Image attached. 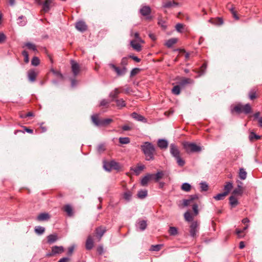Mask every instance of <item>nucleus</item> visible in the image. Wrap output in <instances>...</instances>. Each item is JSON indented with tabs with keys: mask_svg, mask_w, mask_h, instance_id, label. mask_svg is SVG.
Segmentation results:
<instances>
[{
	"mask_svg": "<svg viewBox=\"0 0 262 262\" xmlns=\"http://www.w3.org/2000/svg\"><path fill=\"white\" fill-rule=\"evenodd\" d=\"M36 73L34 70H30L28 72V77L31 82H34L35 80Z\"/></svg>",
	"mask_w": 262,
	"mask_h": 262,
	"instance_id": "412c9836",
	"label": "nucleus"
},
{
	"mask_svg": "<svg viewBox=\"0 0 262 262\" xmlns=\"http://www.w3.org/2000/svg\"><path fill=\"white\" fill-rule=\"evenodd\" d=\"M63 210L67 213L69 216H72L73 215V208L69 204H67L64 206Z\"/></svg>",
	"mask_w": 262,
	"mask_h": 262,
	"instance_id": "b1692460",
	"label": "nucleus"
},
{
	"mask_svg": "<svg viewBox=\"0 0 262 262\" xmlns=\"http://www.w3.org/2000/svg\"><path fill=\"white\" fill-rule=\"evenodd\" d=\"M247 174V172L245 169L243 168H241L239 169V177L242 180H244L246 179Z\"/></svg>",
	"mask_w": 262,
	"mask_h": 262,
	"instance_id": "7c9ffc66",
	"label": "nucleus"
},
{
	"mask_svg": "<svg viewBox=\"0 0 262 262\" xmlns=\"http://www.w3.org/2000/svg\"><path fill=\"white\" fill-rule=\"evenodd\" d=\"M157 144L160 149H166L168 146V142L166 139H160L158 140Z\"/></svg>",
	"mask_w": 262,
	"mask_h": 262,
	"instance_id": "9b49d317",
	"label": "nucleus"
},
{
	"mask_svg": "<svg viewBox=\"0 0 262 262\" xmlns=\"http://www.w3.org/2000/svg\"><path fill=\"white\" fill-rule=\"evenodd\" d=\"M183 146L187 152H199L201 150V147L194 143L186 142L184 143Z\"/></svg>",
	"mask_w": 262,
	"mask_h": 262,
	"instance_id": "39448f33",
	"label": "nucleus"
},
{
	"mask_svg": "<svg viewBox=\"0 0 262 262\" xmlns=\"http://www.w3.org/2000/svg\"><path fill=\"white\" fill-rule=\"evenodd\" d=\"M227 195V192H223L222 193H219L217 195L214 196L213 198L216 201L222 200Z\"/></svg>",
	"mask_w": 262,
	"mask_h": 262,
	"instance_id": "72a5a7b5",
	"label": "nucleus"
},
{
	"mask_svg": "<svg viewBox=\"0 0 262 262\" xmlns=\"http://www.w3.org/2000/svg\"><path fill=\"white\" fill-rule=\"evenodd\" d=\"M132 117L137 121L144 123H146L147 122V119L144 116L138 114L136 112H134L132 114Z\"/></svg>",
	"mask_w": 262,
	"mask_h": 262,
	"instance_id": "f8f14e48",
	"label": "nucleus"
},
{
	"mask_svg": "<svg viewBox=\"0 0 262 262\" xmlns=\"http://www.w3.org/2000/svg\"><path fill=\"white\" fill-rule=\"evenodd\" d=\"M115 101L118 106L124 107L126 105L125 102L123 99H117Z\"/></svg>",
	"mask_w": 262,
	"mask_h": 262,
	"instance_id": "37998d69",
	"label": "nucleus"
},
{
	"mask_svg": "<svg viewBox=\"0 0 262 262\" xmlns=\"http://www.w3.org/2000/svg\"><path fill=\"white\" fill-rule=\"evenodd\" d=\"M178 41V39L176 38H172L168 40L165 43V46L168 48H171L173 45L177 43Z\"/></svg>",
	"mask_w": 262,
	"mask_h": 262,
	"instance_id": "a878e982",
	"label": "nucleus"
},
{
	"mask_svg": "<svg viewBox=\"0 0 262 262\" xmlns=\"http://www.w3.org/2000/svg\"><path fill=\"white\" fill-rule=\"evenodd\" d=\"M22 55L24 57V61L26 63H28L29 61V54L27 51L24 50L22 52Z\"/></svg>",
	"mask_w": 262,
	"mask_h": 262,
	"instance_id": "09e8293b",
	"label": "nucleus"
},
{
	"mask_svg": "<svg viewBox=\"0 0 262 262\" xmlns=\"http://www.w3.org/2000/svg\"><path fill=\"white\" fill-rule=\"evenodd\" d=\"M233 111H235L237 113H240L243 112L244 113L247 114L251 112V107L249 103H247L245 105H242L241 104H238L231 109V112H233Z\"/></svg>",
	"mask_w": 262,
	"mask_h": 262,
	"instance_id": "20e7f679",
	"label": "nucleus"
},
{
	"mask_svg": "<svg viewBox=\"0 0 262 262\" xmlns=\"http://www.w3.org/2000/svg\"><path fill=\"white\" fill-rule=\"evenodd\" d=\"M105 149V146L103 144H100L97 146V150L100 152H103Z\"/></svg>",
	"mask_w": 262,
	"mask_h": 262,
	"instance_id": "864d4df0",
	"label": "nucleus"
},
{
	"mask_svg": "<svg viewBox=\"0 0 262 262\" xmlns=\"http://www.w3.org/2000/svg\"><path fill=\"white\" fill-rule=\"evenodd\" d=\"M40 62L39 59L38 57L35 56L31 60V64L33 66H37L39 65Z\"/></svg>",
	"mask_w": 262,
	"mask_h": 262,
	"instance_id": "a18cd8bd",
	"label": "nucleus"
},
{
	"mask_svg": "<svg viewBox=\"0 0 262 262\" xmlns=\"http://www.w3.org/2000/svg\"><path fill=\"white\" fill-rule=\"evenodd\" d=\"M119 141L121 144H126L130 142V139L128 137H120Z\"/></svg>",
	"mask_w": 262,
	"mask_h": 262,
	"instance_id": "ea45409f",
	"label": "nucleus"
},
{
	"mask_svg": "<svg viewBox=\"0 0 262 262\" xmlns=\"http://www.w3.org/2000/svg\"><path fill=\"white\" fill-rule=\"evenodd\" d=\"M144 168H145L144 165H141L137 166V167L134 168L133 170H134L135 173L136 174V175H139L140 174V172L142 170H143L144 169Z\"/></svg>",
	"mask_w": 262,
	"mask_h": 262,
	"instance_id": "e433bc0d",
	"label": "nucleus"
},
{
	"mask_svg": "<svg viewBox=\"0 0 262 262\" xmlns=\"http://www.w3.org/2000/svg\"><path fill=\"white\" fill-rule=\"evenodd\" d=\"M206 68H207V64H206V63H204L201 67V69L200 71V73H201L200 75L204 74L205 70H206Z\"/></svg>",
	"mask_w": 262,
	"mask_h": 262,
	"instance_id": "0e129e2a",
	"label": "nucleus"
},
{
	"mask_svg": "<svg viewBox=\"0 0 262 262\" xmlns=\"http://www.w3.org/2000/svg\"><path fill=\"white\" fill-rule=\"evenodd\" d=\"M76 28L81 32L85 31L87 29V26L85 23L83 21H79L76 24Z\"/></svg>",
	"mask_w": 262,
	"mask_h": 262,
	"instance_id": "2eb2a0df",
	"label": "nucleus"
},
{
	"mask_svg": "<svg viewBox=\"0 0 262 262\" xmlns=\"http://www.w3.org/2000/svg\"><path fill=\"white\" fill-rule=\"evenodd\" d=\"M213 23L216 25H221L223 24V20L221 18H217Z\"/></svg>",
	"mask_w": 262,
	"mask_h": 262,
	"instance_id": "bf43d9fd",
	"label": "nucleus"
},
{
	"mask_svg": "<svg viewBox=\"0 0 262 262\" xmlns=\"http://www.w3.org/2000/svg\"><path fill=\"white\" fill-rule=\"evenodd\" d=\"M27 23V18L21 15L19 16L18 18L17 19V24L19 26H25Z\"/></svg>",
	"mask_w": 262,
	"mask_h": 262,
	"instance_id": "6ab92c4d",
	"label": "nucleus"
},
{
	"mask_svg": "<svg viewBox=\"0 0 262 262\" xmlns=\"http://www.w3.org/2000/svg\"><path fill=\"white\" fill-rule=\"evenodd\" d=\"M181 189L186 192L190 190L191 185L188 183H184L181 186Z\"/></svg>",
	"mask_w": 262,
	"mask_h": 262,
	"instance_id": "58836bf2",
	"label": "nucleus"
},
{
	"mask_svg": "<svg viewBox=\"0 0 262 262\" xmlns=\"http://www.w3.org/2000/svg\"><path fill=\"white\" fill-rule=\"evenodd\" d=\"M181 88L180 85H177L172 89V92L174 95H179L180 93Z\"/></svg>",
	"mask_w": 262,
	"mask_h": 262,
	"instance_id": "79ce46f5",
	"label": "nucleus"
},
{
	"mask_svg": "<svg viewBox=\"0 0 262 262\" xmlns=\"http://www.w3.org/2000/svg\"><path fill=\"white\" fill-rule=\"evenodd\" d=\"M96 233L99 239H100L106 231V227L99 226L96 230Z\"/></svg>",
	"mask_w": 262,
	"mask_h": 262,
	"instance_id": "9d476101",
	"label": "nucleus"
},
{
	"mask_svg": "<svg viewBox=\"0 0 262 262\" xmlns=\"http://www.w3.org/2000/svg\"><path fill=\"white\" fill-rule=\"evenodd\" d=\"M52 0H46L43 3L42 2V10L45 12H48L50 10V5Z\"/></svg>",
	"mask_w": 262,
	"mask_h": 262,
	"instance_id": "dca6fc26",
	"label": "nucleus"
},
{
	"mask_svg": "<svg viewBox=\"0 0 262 262\" xmlns=\"http://www.w3.org/2000/svg\"><path fill=\"white\" fill-rule=\"evenodd\" d=\"M94 247V241L91 235L88 236L85 242V248L88 250H91Z\"/></svg>",
	"mask_w": 262,
	"mask_h": 262,
	"instance_id": "ddd939ff",
	"label": "nucleus"
},
{
	"mask_svg": "<svg viewBox=\"0 0 262 262\" xmlns=\"http://www.w3.org/2000/svg\"><path fill=\"white\" fill-rule=\"evenodd\" d=\"M229 200V203L232 207H234L238 204L237 199L234 195L230 196Z\"/></svg>",
	"mask_w": 262,
	"mask_h": 262,
	"instance_id": "cd10ccee",
	"label": "nucleus"
},
{
	"mask_svg": "<svg viewBox=\"0 0 262 262\" xmlns=\"http://www.w3.org/2000/svg\"><path fill=\"white\" fill-rule=\"evenodd\" d=\"M140 13L142 15L146 16L151 13V9L149 6H142L140 9Z\"/></svg>",
	"mask_w": 262,
	"mask_h": 262,
	"instance_id": "4468645a",
	"label": "nucleus"
},
{
	"mask_svg": "<svg viewBox=\"0 0 262 262\" xmlns=\"http://www.w3.org/2000/svg\"><path fill=\"white\" fill-rule=\"evenodd\" d=\"M200 187L202 191H207L208 188V185L206 182H201Z\"/></svg>",
	"mask_w": 262,
	"mask_h": 262,
	"instance_id": "603ef678",
	"label": "nucleus"
},
{
	"mask_svg": "<svg viewBox=\"0 0 262 262\" xmlns=\"http://www.w3.org/2000/svg\"><path fill=\"white\" fill-rule=\"evenodd\" d=\"M141 149L145 157V160L148 161H152L155 159L156 147L150 142H145L141 145Z\"/></svg>",
	"mask_w": 262,
	"mask_h": 262,
	"instance_id": "f257e3e1",
	"label": "nucleus"
},
{
	"mask_svg": "<svg viewBox=\"0 0 262 262\" xmlns=\"http://www.w3.org/2000/svg\"><path fill=\"white\" fill-rule=\"evenodd\" d=\"M249 98L251 100H253L256 98V93L254 90H251L249 93Z\"/></svg>",
	"mask_w": 262,
	"mask_h": 262,
	"instance_id": "5fc2aeb1",
	"label": "nucleus"
},
{
	"mask_svg": "<svg viewBox=\"0 0 262 262\" xmlns=\"http://www.w3.org/2000/svg\"><path fill=\"white\" fill-rule=\"evenodd\" d=\"M183 28V25L182 24L178 23L176 25V29L179 32H181Z\"/></svg>",
	"mask_w": 262,
	"mask_h": 262,
	"instance_id": "6e6d98bb",
	"label": "nucleus"
},
{
	"mask_svg": "<svg viewBox=\"0 0 262 262\" xmlns=\"http://www.w3.org/2000/svg\"><path fill=\"white\" fill-rule=\"evenodd\" d=\"M136 227L141 231L144 230L147 227L146 221L145 220H139L137 223Z\"/></svg>",
	"mask_w": 262,
	"mask_h": 262,
	"instance_id": "a211bd4d",
	"label": "nucleus"
},
{
	"mask_svg": "<svg viewBox=\"0 0 262 262\" xmlns=\"http://www.w3.org/2000/svg\"><path fill=\"white\" fill-rule=\"evenodd\" d=\"M260 139V136L257 135H256L253 132H251L249 136V139L250 141H252L253 140H258Z\"/></svg>",
	"mask_w": 262,
	"mask_h": 262,
	"instance_id": "f704fd0d",
	"label": "nucleus"
},
{
	"mask_svg": "<svg viewBox=\"0 0 262 262\" xmlns=\"http://www.w3.org/2000/svg\"><path fill=\"white\" fill-rule=\"evenodd\" d=\"M25 46L28 48V49L33 50V51H37L36 46L31 42H26L25 43Z\"/></svg>",
	"mask_w": 262,
	"mask_h": 262,
	"instance_id": "4c0bfd02",
	"label": "nucleus"
},
{
	"mask_svg": "<svg viewBox=\"0 0 262 262\" xmlns=\"http://www.w3.org/2000/svg\"><path fill=\"white\" fill-rule=\"evenodd\" d=\"M91 118L92 122L97 126H105L113 121V120L110 118L99 119L97 114L92 115Z\"/></svg>",
	"mask_w": 262,
	"mask_h": 262,
	"instance_id": "7ed1b4c3",
	"label": "nucleus"
},
{
	"mask_svg": "<svg viewBox=\"0 0 262 262\" xmlns=\"http://www.w3.org/2000/svg\"><path fill=\"white\" fill-rule=\"evenodd\" d=\"M132 196V193L129 191H126L123 193V198L127 201H129L131 200Z\"/></svg>",
	"mask_w": 262,
	"mask_h": 262,
	"instance_id": "a19ab883",
	"label": "nucleus"
},
{
	"mask_svg": "<svg viewBox=\"0 0 262 262\" xmlns=\"http://www.w3.org/2000/svg\"><path fill=\"white\" fill-rule=\"evenodd\" d=\"M130 46L132 47V48L135 50L136 51L139 52L141 50V45L138 43L136 42V40H132L130 41Z\"/></svg>",
	"mask_w": 262,
	"mask_h": 262,
	"instance_id": "5701e85b",
	"label": "nucleus"
},
{
	"mask_svg": "<svg viewBox=\"0 0 262 262\" xmlns=\"http://www.w3.org/2000/svg\"><path fill=\"white\" fill-rule=\"evenodd\" d=\"M199 224L196 222H193L190 226V235L192 237H195L199 231Z\"/></svg>",
	"mask_w": 262,
	"mask_h": 262,
	"instance_id": "423d86ee",
	"label": "nucleus"
},
{
	"mask_svg": "<svg viewBox=\"0 0 262 262\" xmlns=\"http://www.w3.org/2000/svg\"><path fill=\"white\" fill-rule=\"evenodd\" d=\"M63 251L64 248L62 246H54L52 248V252L55 254L61 253Z\"/></svg>",
	"mask_w": 262,
	"mask_h": 262,
	"instance_id": "4be33fe9",
	"label": "nucleus"
},
{
	"mask_svg": "<svg viewBox=\"0 0 262 262\" xmlns=\"http://www.w3.org/2000/svg\"><path fill=\"white\" fill-rule=\"evenodd\" d=\"M58 237L56 234H50L47 236V242L50 244L55 243Z\"/></svg>",
	"mask_w": 262,
	"mask_h": 262,
	"instance_id": "393cba45",
	"label": "nucleus"
},
{
	"mask_svg": "<svg viewBox=\"0 0 262 262\" xmlns=\"http://www.w3.org/2000/svg\"><path fill=\"white\" fill-rule=\"evenodd\" d=\"M147 195V190H140L138 191L137 193V196L139 199H144Z\"/></svg>",
	"mask_w": 262,
	"mask_h": 262,
	"instance_id": "c756f323",
	"label": "nucleus"
},
{
	"mask_svg": "<svg viewBox=\"0 0 262 262\" xmlns=\"http://www.w3.org/2000/svg\"><path fill=\"white\" fill-rule=\"evenodd\" d=\"M97 251L99 254L102 255L104 252L103 246L102 245H99L97 248Z\"/></svg>",
	"mask_w": 262,
	"mask_h": 262,
	"instance_id": "052dcab7",
	"label": "nucleus"
},
{
	"mask_svg": "<svg viewBox=\"0 0 262 262\" xmlns=\"http://www.w3.org/2000/svg\"><path fill=\"white\" fill-rule=\"evenodd\" d=\"M110 101L106 99H102L100 102V106H106L110 103Z\"/></svg>",
	"mask_w": 262,
	"mask_h": 262,
	"instance_id": "4d7b16f0",
	"label": "nucleus"
},
{
	"mask_svg": "<svg viewBox=\"0 0 262 262\" xmlns=\"http://www.w3.org/2000/svg\"><path fill=\"white\" fill-rule=\"evenodd\" d=\"M162 246V245H152L150 250L154 251H158L161 249Z\"/></svg>",
	"mask_w": 262,
	"mask_h": 262,
	"instance_id": "8fccbe9b",
	"label": "nucleus"
},
{
	"mask_svg": "<svg viewBox=\"0 0 262 262\" xmlns=\"http://www.w3.org/2000/svg\"><path fill=\"white\" fill-rule=\"evenodd\" d=\"M110 162H105L103 164V168L104 169L108 171H110L112 169L111 168V165Z\"/></svg>",
	"mask_w": 262,
	"mask_h": 262,
	"instance_id": "3c124183",
	"label": "nucleus"
},
{
	"mask_svg": "<svg viewBox=\"0 0 262 262\" xmlns=\"http://www.w3.org/2000/svg\"><path fill=\"white\" fill-rule=\"evenodd\" d=\"M153 180L156 182L159 181V180L162 178L164 176V173L162 171H158L156 174H152Z\"/></svg>",
	"mask_w": 262,
	"mask_h": 262,
	"instance_id": "2f4dec72",
	"label": "nucleus"
},
{
	"mask_svg": "<svg viewBox=\"0 0 262 262\" xmlns=\"http://www.w3.org/2000/svg\"><path fill=\"white\" fill-rule=\"evenodd\" d=\"M50 218V215L48 213H41L37 216V220L38 221H45Z\"/></svg>",
	"mask_w": 262,
	"mask_h": 262,
	"instance_id": "f3484780",
	"label": "nucleus"
},
{
	"mask_svg": "<svg viewBox=\"0 0 262 262\" xmlns=\"http://www.w3.org/2000/svg\"><path fill=\"white\" fill-rule=\"evenodd\" d=\"M121 92L119 90V89L118 88H116L113 91L110 93L109 96L112 99V100H114L117 97L118 95Z\"/></svg>",
	"mask_w": 262,
	"mask_h": 262,
	"instance_id": "c85d7f7f",
	"label": "nucleus"
},
{
	"mask_svg": "<svg viewBox=\"0 0 262 262\" xmlns=\"http://www.w3.org/2000/svg\"><path fill=\"white\" fill-rule=\"evenodd\" d=\"M190 81L191 80L189 78H185L181 80V81L180 82V84H181L182 85H184L186 84L189 83L190 82Z\"/></svg>",
	"mask_w": 262,
	"mask_h": 262,
	"instance_id": "13d9d810",
	"label": "nucleus"
},
{
	"mask_svg": "<svg viewBox=\"0 0 262 262\" xmlns=\"http://www.w3.org/2000/svg\"><path fill=\"white\" fill-rule=\"evenodd\" d=\"M152 180H153L152 174L148 173L142 178L140 182L141 185L142 186H146L147 185L148 182Z\"/></svg>",
	"mask_w": 262,
	"mask_h": 262,
	"instance_id": "6e6552de",
	"label": "nucleus"
},
{
	"mask_svg": "<svg viewBox=\"0 0 262 262\" xmlns=\"http://www.w3.org/2000/svg\"><path fill=\"white\" fill-rule=\"evenodd\" d=\"M70 260V258L67 257H63L59 259L58 262H68Z\"/></svg>",
	"mask_w": 262,
	"mask_h": 262,
	"instance_id": "774afa93",
	"label": "nucleus"
},
{
	"mask_svg": "<svg viewBox=\"0 0 262 262\" xmlns=\"http://www.w3.org/2000/svg\"><path fill=\"white\" fill-rule=\"evenodd\" d=\"M184 218L186 220V221L188 222H190L192 221L193 219L191 214L188 211H187L184 213Z\"/></svg>",
	"mask_w": 262,
	"mask_h": 262,
	"instance_id": "49530a36",
	"label": "nucleus"
},
{
	"mask_svg": "<svg viewBox=\"0 0 262 262\" xmlns=\"http://www.w3.org/2000/svg\"><path fill=\"white\" fill-rule=\"evenodd\" d=\"M169 150L171 155L175 159L178 165L181 167L183 166L185 164V161L181 157L178 147L175 144L171 143L169 146Z\"/></svg>",
	"mask_w": 262,
	"mask_h": 262,
	"instance_id": "f03ea898",
	"label": "nucleus"
},
{
	"mask_svg": "<svg viewBox=\"0 0 262 262\" xmlns=\"http://www.w3.org/2000/svg\"><path fill=\"white\" fill-rule=\"evenodd\" d=\"M169 233L171 235H176L178 233V230L174 227H170L169 229Z\"/></svg>",
	"mask_w": 262,
	"mask_h": 262,
	"instance_id": "de8ad7c7",
	"label": "nucleus"
},
{
	"mask_svg": "<svg viewBox=\"0 0 262 262\" xmlns=\"http://www.w3.org/2000/svg\"><path fill=\"white\" fill-rule=\"evenodd\" d=\"M192 209L194 211V213L195 214H198L199 211H198V205L196 204H194L192 205Z\"/></svg>",
	"mask_w": 262,
	"mask_h": 262,
	"instance_id": "680f3d73",
	"label": "nucleus"
},
{
	"mask_svg": "<svg viewBox=\"0 0 262 262\" xmlns=\"http://www.w3.org/2000/svg\"><path fill=\"white\" fill-rule=\"evenodd\" d=\"M139 71V69L138 68H135L133 69L131 72H130V76H133L137 74L138 72Z\"/></svg>",
	"mask_w": 262,
	"mask_h": 262,
	"instance_id": "338daca9",
	"label": "nucleus"
},
{
	"mask_svg": "<svg viewBox=\"0 0 262 262\" xmlns=\"http://www.w3.org/2000/svg\"><path fill=\"white\" fill-rule=\"evenodd\" d=\"M72 71L75 76L78 75L80 71L79 65L77 62L75 61L74 60H71Z\"/></svg>",
	"mask_w": 262,
	"mask_h": 262,
	"instance_id": "1a4fd4ad",
	"label": "nucleus"
},
{
	"mask_svg": "<svg viewBox=\"0 0 262 262\" xmlns=\"http://www.w3.org/2000/svg\"><path fill=\"white\" fill-rule=\"evenodd\" d=\"M233 187L232 183L231 182H228L226 183V184L224 186V192H227V194L229 193L230 191L231 190V189Z\"/></svg>",
	"mask_w": 262,
	"mask_h": 262,
	"instance_id": "c9c22d12",
	"label": "nucleus"
},
{
	"mask_svg": "<svg viewBox=\"0 0 262 262\" xmlns=\"http://www.w3.org/2000/svg\"><path fill=\"white\" fill-rule=\"evenodd\" d=\"M230 10V11L232 13L234 18L235 19H236V20H238L239 19V18H238V16L237 15L235 11L234 10V8H232Z\"/></svg>",
	"mask_w": 262,
	"mask_h": 262,
	"instance_id": "69168bd1",
	"label": "nucleus"
},
{
	"mask_svg": "<svg viewBox=\"0 0 262 262\" xmlns=\"http://www.w3.org/2000/svg\"><path fill=\"white\" fill-rule=\"evenodd\" d=\"M109 66L117 73L118 76L123 75L126 72V68L125 67H123L121 69H120L119 68L116 67L113 63H110Z\"/></svg>",
	"mask_w": 262,
	"mask_h": 262,
	"instance_id": "0eeeda50",
	"label": "nucleus"
},
{
	"mask_svg": "<svg viewBox=\"0 0 262 262\" xmlns=\"http://www.w3.org/2000/svg\"><path fill=\"white\" fill-rule=\"evenodd\" d=\"M243 193L242 186H237L232 191V194L234 195H242Z\"/></svg>",
	"mask_w": 262,
	"mask_h": 262,
	"instance_id": "bb28decb",
	"label": "nucleus"
},
{
	"mask_svg": "<svg viewBox=\"0 0 262 262\" xmlns=\"http://www.w3.org/2000/svg\"><path fill=\"white\" fill-rule=\"evenodd\" d=\"M112 169H118L119 168V165L118 163L114 160L110 162Z\"/></svg>",
	"mask_w": 262,
	"mask_h": 262,
	"instance_id": "c03bdc74",
	"label": "nucleus"
},
{
	"mask_svg": "<svg viewBox=\"0 0 262 262\" xmlns=\"http://www.w3.org/2000/svg\"><path fill=\"white\" fill-rule=\"evenodd\" d=\"M45 228L40 226H36L35 228V232L38 235L42 234L45 232Z\"/></svg>",
	"mask_w": 262,
	"mask_h": 262,
	"instance_id": "473e14b6",
	"label": "nucleus"
},
{
	"mask_svg": "<svg viewBox=\"0 0 262 262\" xmlns=\"http://www.w3.org/2000/svg\"><path fill=\"white\" fill-rule=\"evenodd\" d=\"M127 64V57H123L122 58L121 62V64L123 66V67H125V66Z\"/></svg>",
	"mask_w": 262,
	"mask_h": 262,
	"instance_id": "e2e57ef3",
	"label": "nucleus"
},
{
	"mask_svg": "<svg viewBox=\"0 0 262 262\" xmlns=\"http://www.w3.org/2000/svg\"><path fill=\"white\" fill-rule=\"evenodd\" d=\"M178 6V3L174 1H168L165 3H163L162 7L164 8H170L172 7H177Z\"/></svg>",
	"mask_w": 262,
	"mask_h": 262,
	"instance_id": "aec40b11",
	"label": "nucleus"
}]
</instances>
